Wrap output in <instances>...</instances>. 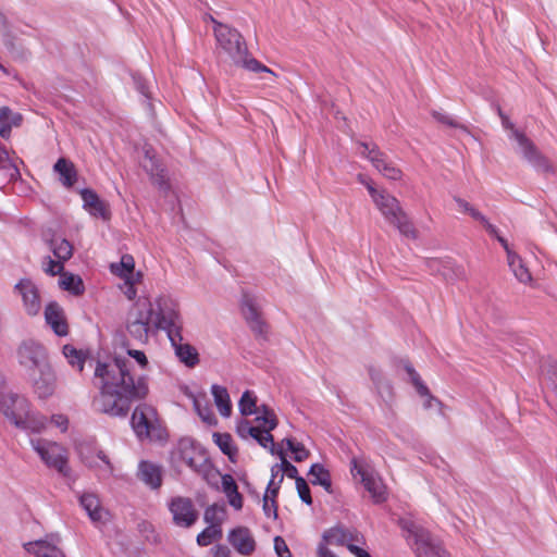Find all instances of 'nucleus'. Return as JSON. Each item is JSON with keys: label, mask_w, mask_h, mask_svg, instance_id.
I'll return each instance as SVG.
<instances>
[{"label": "nucleus", "mask_w": 557, "mask_h": 557, "mask_svg": "<svg viewBox=\"0 0 557 557\" xmlns=\"http://www.w3.org/2000/svg\"><path fill=\"white\" fill-rule=\"evenodd\" d=\"M79 455H81L83 462L86 466H88L89 468L99 467L100 466L99 461H100L103 463V469H104L106 473L112 474L113 467H112L108 456L102 450H98L95 456H91V455L89 456L88 454L85 453V448L82 446L79 448Z\"/></svg>", "instance_id": "34"}, {"label": "nucleus", "mask_w": 557, "mask_h": 557, "mask_svg": "<svg viewBox=\"0 0 557 557\" xmlns=\"http://www.w3.org/2000/svg\"><path fill=\"white\" fill-rule=\"evenodd\" d=\"M431 114L438 123L469 133L468 128L463 124L459 123L456 119L445 112L433 110Z\"/></svg>", "instance_id": "48"}, {"label": "nucleus", "mask_w": 557, "mask_h": 557, "mask_svg": "<svg viewBox=\"0 0 557 557\" xmlns=\"http://www.w3.org/2000/svg\"><path fill=\"white\" fill-rule=\"evenodd\" d=\"M176 454L180 460L207 481H209L210 476L219 474L218 470L209 460L206 451L201 447L195 445L190 440H181L177 445Z\"/></svg>", "instance_id": "8"}, {"label": "nucleus", "mask_w": 557, "mask_h": 557, "mask_svg": "<svg viewBox=\"0 0 557 557\" xmlns=\"http://www.w3.org/2000/svg\"><path fill=\"white\" fill-rule=\"evenodd\" d=\"M275 455H277L281 459V467H282L281 474H286L289 479H294L295 482L297 481V478H301L298 474L297 468L286 459L285 453L283 451L282 448L276 449Z\"/></svg>", "instance_id": "49"}, {"label": "nucleus", "mask_w": 557, "mask_h": 557, "mask_svg": "<svg viewBox=\"0 0 557 557\" xmlns=\"http://www.w3.org/2000/svg\"><path fill=\"white\" fill-rule=\"evenodd\" d=\"M238 408L242 416H251L257 411V397L253 392L245 391L238 401Z\"/></svg>", "instance_id": "44"}, {"label": "nucleus", "mask_w": 557, "mask_h": 557, "mask_svg": "<svg viewBox=\"0 0 557 557\" xmlns=\"http://www.w3.org/2000/svg\"><path fill=\"white\" fill-rule=\"evenodd\" d=\"M61 539L59 535L50 534L45 539L27 542L23 545L24 549L35 557H65L60 548Z\"/></svg>", "instance_id": "17"}, {"label": "nucleus", "mask_w": 557, "mask_h": 557, "mask_svg": "<svg viewBox=\"0 0 557 557\" xmlns=\"http://www.w3.org/2000/svg\"><path fill=\"white\" fill-rule=\"evenodd\" d=\"M83 207L85 210L89 212L90 215L95 218H101L103 220L110 219V209L109 205L100 199L97 193L90 188H84L79 191Z\"/></svg>", "instance_id": "20"}, {"label": "nucleus", "mask_w": 557, "mask_h": 557, "mask_svg": "<svg viewBox=\"0 0 557 557\" xmlns=\"http://www.w3.org/2000/svg\"><path fill=\"white\" fill-rule=\"evenodd\" d=\"M222 529H218L216 525H208L197 535V544L199 546H209L213 541L222 539Z\"/></svg>", "instance_id": "45"}, {"label": "nucleus", "mask_w": 557, "mask_h": 557, "mask_svg": "<svg viewBox=\"0 0 557 557\" xmlns=\"http://www.w3.org/2000/svg\"><path fill=\"white\" fill-rule=\"evenodd\" d=\"M263 511L267 517L277 518V503L276 500H269L268 497H263Z\"/></svg>", "instance_id": "58"}, {"label": "nucleus", "mask_w": 557, "mask_h": 557, "mask_svg": "<svg viewBox=\"0 0 557 557\" xmlns=\"http://www.w3.org/2000/svg\"><path fill=\"white\" fill-rule=\"evenodd\" d=\"M79 503L94 522L101 521L103 510L97 495L92 493L83 494L79 497Z\"/></svg>", "instance_id": "33"}, {"label": "nucleus", "mask_w": 557, "mask_h": 557, "mask_svg": "<svg viewBox=\"0 0 557 557\" xmlns=\"http://www.w3.org/2000/svg\"><path fill=\"white\" fill-rule=\"evenodd\" d=\"M222 487L232 507L239 510L243 508V496L238 492L237 484L231 474L221 476Z\"/></svg>", "instance_id": "31"}, {"label": "nucleus", "mask_w": 557, "mask_h": 557, "mask_svg": "<svg viewBox=\"0 0 557 557\" xmlns=\"http://www.w3.org/2000/svg\"><path fill=\"white\" fill-rule=\"evenodd\" d=\"M47 267L45 268V272L47 274L54 276L63 271V261H60L59 259L53 260L50 257H47Z\"/></svg>", "instance_id": "55"}, {"label": "nucleus", "mask_w": 557, "mask_h": 557, "mask_svg": "<svg viewBox=\"0 0 557 557\" xmlns=\"http://www.w3.org/2000/svg\"><path fill=\"white\" fill-rule=\"evenodd\" d=\"M63 355L67 362L79 372L83 371L85 364V356L72 345L63 346Z\"/></svg>", "instance_id": "42"}, {"label": "nucleus", "mask_w": 557, "mask_h": 557, "mask_svg": "<svg viewBox=\"0 0 557 557\" xmlns=\"http://www.w3.org/2000/svg\"><path fill=\"white\" fill-rule=\"evenodd\" d=\"M211 553L212 557H231V550L224 545H215Z\"/></svg>", "instance_id": "62"}, {"label": "nucleus", "mask_w": 557, "mask_h": 557, "mask_svg": "<svg viewBox=\"0 0 557 557\" xmlns=\"http://www.w3.org/2000/svg\"><path fill=\"white\" fill-rule=\"evenodd\" d=\"M175 350V355L188 368H194L199 363V355L197 349L188 343H183V335L180 334V341L171 342Z\"/></svg>", "instance_id": "26"}, {"label": "nucleus", "mask_w": 557, "mask_h": 557, "mask_svg": "<svg viewBox=\"0 0 557 557\" xmlns=\"http://www.w3.org/2000/svg\"><path fill=\"white\" fill-rule=\"evenodd\" d=\"M211 21L214 24L213 32L218 48L228 55L234 65L255 73L265 72L275 75L271 69L250 54L245 38L236 28L218 22L213 17Z\"/></svg>", "instance_id": "2"}, {"label": "nucleus", "mask_w": 557, "mask_h": 557, "mask_svg": "<svg viewBox=\"0 0 557 557\" xmlns=\"http://www.w3.org/2000/svg\"><path fill=\"white\" fill-rule=\"evenodd\" d=\"M350 463L352 476H360L362 485L371 495L373 502L375 504L385 502L387 498L386 487L377 473L360 465L356 458H354Z\"/></svg>", "instance_id": "13"}, {"label": "nucleus", "mask_w": 557, "mask_h": 557, "mask_svg": "<svg viewBox=\"0 0 557 557\" xmlns=\"http://www.w3.org/2000/svg\"><path fill=\"white\" fill-rule=\"evenodd\" d=\"M30 445L47 467L55 469L62 475L69 474L67 453L64 447L45 438H30Z\"/></svg>", "instance_id": "10"}, {"label": "nucleus", "mask_w": 557, "mask_h": 557, "mask_svg": "<svg viewBox=\"0 0 557 557\" xmlns=\"http://www.w3.org/2000/svg\"><path fill=\"white\" fill-rule=\"evenodd\" d=\"M498 114L502 119V124L505 128L511 129V136L517 140L520 152L523 158L537 171L548 173L553 171V166L548 159L544 157L536 146L523 133L516 129L508 116L498 107Z\"/></svg>", "instance_id": "9"}, {"label": "nucleus", "mask_w": 557, "mask_h": 557, "mask_svg": "<svg viewBox=\"0 0 557 557\" xmlns=\"http://www.w3.org/2000/svg\"><path fill=\"white\" fill-rule=\"evenodd\" d=\"M299 498L307 505L312 504L310 487L304 478H297L295 482Z\"/></svg>", "instance_id": "51"}, {"label": "nucleus", "mask_w": 557, "mask_h": 557, "mask_svg": "<svg viewBox=\"0 0 557 557\" xmlns=\"http://www.w3.org/2000/svg\"><path fill=\"white\" fill-rule=\"evenodd\" d=\"M14 292L21 296L23 308L29 317H35L40 312L41 299L39 289L32 280L21 278L14 285Z\"/></svg>", "instance_id": "16"}, {"label": "nucleus", "mask_w": 557, "mask_h": 557, "mask_svg": "<svg viewBox=\"0 0 557 557\" xmlns=\"http://www.w3.org/2000/svg\"><path fill=\"white\" fill-rule=\"evenodd\" d=\"M236 433L242 438H247L248 436H255V433H258V426H252L248 420H240L236 426Z\"/></svg>", "instance_id": "53"}, {"label": "nucleus", "mask_w": 557, "mask_h": 557, "mask_svg": "<svg viewBox=\"0 0 557 557\" xmlns=\"http://www.w3.org/2000/svg\"><path fill=\"white\" fill-rule=\"evenodd\" d=\"M231 545L242 555L249 556L256 548V542L247 528L233 529L227 536Z\"/></svg>", "instance_id": "23"}, {"label": "nucleus", "mask_w": 557, "mask_h": 557, "mask_svg": "<svg viewBox=\"0 0 557 557\" xmlns=\"http://www.w3.org/2000/svg\"><path fill=\"white\" fill-rule=\"evenodd\" d=\"M403 367L407 372L412 385L416 387L417 393L421 397H426L424 407L431 408L433 401H437L435 397H433L428 388V386L421 380L419 373L414 370L412 364L408 360H401Z\"/></svg>", "instance_id": "28"}, {"label": "nucleus", "mask_w": 557, "mask_h": 557, "mask_svg": "<svg viewBox=\"0 0 557 557\" xmlns=\"http://www.w3.org/2000/svg\"><path fill=\"white\" fill-rule=\"evenodd\" d=\"M134 258L127 253L122 256L121 262L119 264L111 265L112 272L124 280L134 277Z\"/></svg>", "instance_id": "40"}, {"label": "nucleus", "mask_w": 557, "mask_h": 557, "mask_svg": "<svg viewBox=\"0 0 557 557\" xmlns=\"http://www.w3.org/2000/svg\"><path fill=\"white\" fill-rule=\"evenodd\" d=\"M2 35V38H3V45L5 46V48L10 51V52H14L15 50V44H14V36L13 34L11 33V30L4 33V34H1Z\"/></svg>", "instance_id": "63"}, {"label": "nucleus", "mask_w": 557, "mask_h": 557, "mask_svg": "<svg viewBox=\"0 0 557 557\" xmlns=\"http://www.w3.org/2000/svg\"><path fill=\"white\" fill-rule=\"evenodd\" d=\"M137 478L152 490H158L162 485V469L160 466L143 460L138 465Z\"/></svg>", "instance_id": "24"}, {"label": "nucleus", "mask_w": 557, "mask_h": 557, "mask_svg": "<svg viewBox=\"0 0 557 557\" xmlns=\"http://www.w3.org/2000/svg\"><path fill=\"white\" fill-rule=\"evenodd\" d=\"M283 480H284V474H280V479L276 483L273 481V479H271L267 486V491H265V494L263 497H268V499L271 502H272V499L276 500V497L278 495Z\"/></svg>", "instance_id": "54"}, {"label": "nucleus", "mask_w": 557, "mask_h": 557, "mask_svg": "<svg viewBox=\"0 0 557 557\" xmlns=\"http://www.w3.org/2000/svg\"><path fill=\"white\" fill-rule=\"evenodd\" d=\"M154 309L149 299H138L128 312L126 330L139 343L146 344L153 326Z\"/></svg>", "instance_id": "5"}, {"label": "nucleus", "mask_w": 557, "mask_h": 557, "mask_svg": "<svg viewBox=\"0 0 557 557\" xmlns=\"http://www.w3.org/2000/svg\"><path fill=\"white\" fill-rule=\"evenodd\" d=\"M60 286L62 289L71 292L75 296L82 295L85 290L82 278L71 273L62 274Z\"/></svg>", "instance_id": "39"}, {"label": "nucleus", "mask_w": 557, "mask_h": 557, "mask_svg": "<svg viewBox=\"0 0 557 557\" xmlns=\"http://www.w3.org/2000/svg\"><path fill=\"white\" fill-rule=\"evenodd\" d=\"M370 376L380 393L386 392L388 395H392L393 387L389 381L385 380L380 372L371 370Z\"/></svg>", "instance_id": "50"}, {"label": "nucleus", "mask_w": 557, "mask_h": 557, "mask_svg": "<svg viewBox=\"0 0 557 557\" xmlns=\"http://www.w3.org/2000/svg\"><path fill=\"white\" fill-rule=\"evenodd\" d=\"M283 443H285L287 448L294 454V460L296 462L306 460L310 455V451L302 443L296 442L293 438H284Z\"/></svg>", "instance_id": "46"}, {"label": "nucleus", "mask_w": 557, "mask_h": 557, "mask_svg": "<svg viewBox=\"0 0 557 557\" xmlns=\"http://www.w3.org/2000/svg\"><path fill=\"white\" fill-rule=\"evenodd\" d=\"M16 357L20 366L28 372L49 363L46 348L34 339L23 341L16 349Z\"/></svg>", "instance_id": "12"}, {"label": "nucleus", "mask_w": 557, "mask_h": 557, "mask_svg": "<svg viewBox=\"0 0 557 557\" xmlns=\"http://www.w3.org/2000/svg\"><path fill=\"white\" fill-rule=\"evenodd\" d=\"M145 171L150 175L153 184L160 188H166L168 182L163 165L149 151H146V158L143 164Z\"/></svg>", "instance_id": "29"}, {"label": "nucleus", "mask_w": 557, "mask_h": 557, "mask_svg": "<svg viewBox=\"0 0 557 557\" xmlns=\"http://www.w3.org/2000/svg\"><path fill=\"white\" fill-rule=\"evenodd\" d=\"M308 475L311 476L310 482L312 485H320L326 493H333L331 473L323 465L313 463L309 469Z\"/></svg>", "instance_id": "30"}, {"label": "nucleus", "mask_w": 557, "mask_h": 557, "mask_svg": "<svg viewBox=\"0 0 557 557\" xmlns=\"http://www.w3.org/2000/svg\"><path fill=\"white\" fill-rule=\"evenodd\" d=\"M317 557H337L329 547L318 545Z\"/></svg>", "instance_id": "64"}, {"label": "nucleus", "mask_w": 557, "mask_h": 557, "mask_svg": "<svg viewBox=\"0 0 557 557\" xmlns=\"http://www.w3.org/2000/svg\"><path fill=\"white\" fill-rule=\"evenodd\" d=\"M127 355L136 360L141 369H147L149 361L144 351L137 349H128Z\"/></svg>", "instance_id": "57"}, {"label": "nucleus", "mask_w": 557, "mask_h": 557, "mask_svg": "<svg viewBox=\"0 0 557 557\" xmlns=\"http://www.w3.org/2000/svg\"><path fill=\"white\" fill-rule=\"evenodd\" d=\"M374 203L384 219L395 226L401 235L411 239H416L418 237V232L413 223L403 210L396 197L385 193L383 196L377 198Z\"/></svg>", "instance_id": "6"}, {"label": "nucleus", "mask_w": 557, "mask_h": 557, "mask_svg": "<svg viewBox=\"0 0 557 557\" xmlns=\"http://www.w3.org/2000/svg\"><path fill=\"white\" fill-rule=\"evenodd\" d=\"M272 430H268L262 426H258V433H255V436H251L257 443L268 449L272 455L276 454V445L274 444L273 435L271 434Z\"/></svg>", "instance_id": "43"}, {"label": "nucleus", "mask_w": 557, "mask_h": 557, "mask_svg": "<svg viewBox=\"0 0 557 557\" xmlns=\"http://www.w3.org/2000/svg\"><path fill=\"white\" fill-rule=\"evenodd\" d=\"M255 413H258L256 421L261 423L260 426L268 430H274L277 426V418L268 406L261 405Z\"/></svg>", "instance_id": "41"}, {"label": "nucleus", "mask_w": 557, "mask_h": 557, "mask_svg": "<svg viewBox=\"0 0 557 557\" xmlns=\"http://www.w3.org/2000/svg\"><path fill=\"white\" fill-rule=\"evenodd\" d=\"M94 385L99 389L92 400L95 410L113 418L127 417L132 404L148 394L146 377L135 380L131 374L129 361L122 357L97 361Z\"/></svg>", "instance_id": "1"}, {"label": "nucleus", "mask_w": 557, "mask_h": 557, "mask_svg": "<svg viewBox=\"0 0 557 557\" xmlns=\"http://www.w3.org/2000/svg\"><path fill=\"white\" fill-rule=\"evenodd\" d=\"M363 150L360 152L372 165L386 178L397 181L403 176V172L387 157L379 150L376 145L370 147L367 143H360Z\"/></svg>", "instance_id": "15"}, {"label": "nucleus", "mask_w": 557, "mask_h": 557, "mask_svg": "<svg viewBox=\"0 0 557 557\" xmlns=\"http://www.w3.org/2000/svg\"><path fill=\"white\" fill-rule=\"evenodd\" d=\"M0 170H7L10 180L17 178L20 171L15 164L12 163L7 149L0 145Z\"/></svg>", "instance_id": "47"}, {"label": "nucleus", "mask_w": 557, "mask_h": 557, "mask_svg": "<svg viewBox=\"0 0 557 557\" xmlns=\"http://www.w3.org/2000/svg\"><path fill=\"white\" fill-rule=\"evenodd\" d=\"M173 522L180 528H191L198 520V511L188 497L175 496L168 504Z\"/></svg>", "instance_id": "14"}, {"label": "nucleus", "mask_w": 557, "mask_h": 557, "mask_svg": "<svg viewBox=\"0 0 557 557\" xmlns=\"http://www.w3.org/2000/svg\"><path fill=\"white\" fill-rule=\"evenodd\" d=\"M362 536H360L358 531L346 529L343 525H335L323 532L321 542L318 545H324L325 547L336 545L348 548V545H355L354 543L360 542Z\"/></svg>", "instance_id": "19"}, {"label": "nucleus", "mask_w": 557, "mask_h": 557, "mask_svg": "<svg viewBox=\"0 0 557 557\" xmlns=\"http://www.w3.org/2000/svg\"><path fill=\"white\" fill-rule=\"evenodd\" d=\"M54 172L59 175L61 184L70 188L77 182V171L72 161L65 158H60L53 165Z\"/></svg>", "instance_id": "27"}, {"label": "nucleus", "mask_w": 557, "mask_h": 557, "mask_svg": "<svg viewBox=\"0 0 557 557\" xmlns=\"http://www.w3.org/2000/svg\"><path fill=\"white\" fill-rule=\"evenodd\" d=\"M37 372L38 375L30 374L33 388L39 398L46 399L52 396L57 388V375L50 363L37 369Z\"/></svg>", "instance_id": "18"}, {"label": "nucleus", "mask_w": 557, "mask_h": 557, "mask_svg": "<svg viewBox=\"0 0 557 557\" xmlns=\"http://www.w3.org/2000/svg\"><path fill=\"white\" fill-rule=\"evenodd\" d=\"M274 549L278 557H293L288 546L281 536L274 539Z\"/></svg>", "instance_id": "56"}, {"label": "nucleus", "mask_w": 557, "mask_h": 557, "mask_svg": "<svg viewBox=\"0 0 557 557\" xmlns=\"http://www.w3.org/2000/svg\"><path fill=\"white\" fill-rule=\"evenodd\" d=\"M359 181L366 185L369 194L371 195L372 197V200L373 202H375L377 200V198H380L381 196H383L386 191L384 190H376L373 186V184L371 182H366L362 180L361 175L359 176Z\"/></svg>", "instance_id": "59"}, {"label": "nucleus", "mask_w": 557, "mask_h": 557, "mask_svg": "<svg viewBox=\"0 0 557 557\" xmlns=\"http://www.w3.org/2000/svg\"><path fill=\"white\" fill-rule=\"evenodd\" d=\"M49 247L54 257L63 262L69 260L73 255V246L65 238L53 237L49 242Z\"/></svg>", "instance_id": "35"}, {"label": "nucleus", "mask_w": 557, "mask_h": 557, "mask_svg": "<svg viewBox=\"0 0 557 557\" xmlns=\"http://www.w3.org/2000/svg\"><path fill=\"white\" fill-rule=\"evenodd\" d=\"M23 122V115L13 111L11 108L0 107V137L9 139L13 127H20Z\"/></svg>", "instance_id": "25"}, {"label": "nucleus", "mask_w": 557, "mask_h": 557, "mask_svg": "<svg viewBox=\"0 0 557 557\" xmlns=\"http://www.w3.org/2000/svg\"><path fill=\"white\" fill-rule=\"evenodd\" d=\"M194 407H195L196 411L198 412L199 417L205 422H207L208 424H215L216 423V418H215L214 413L212 412V410L207 405H205L202 407L200 401L195 400L194 401Z\"/></svg>", "instance_id": "52"}, {"label": "nucleus", "mask_w": 557, "mask_h": 557, "mask_svg": "<svg viewBox=\"0 0 557 557\" xmlns=\"http://www.w3.org/2000/svg\"><path fill=\"white\" fill-rule=\"evenodd\" d=\"M211 393L220 414L225 418L230 417L232 413V404L227 389L221 385L213 384Z\"/></svg>", "instance_id": "32"}, {"label": "nucleus", "mask_w": 557, "mask_h": 557, "mask_svg": "<svg viewBox=\"0 0 557 557\" xmlns=\"http://www.w3.org/2000/svg\"><path fill=\"white\" fill-rule=\"evenodd\" d=\"M213 441L231 461H235L238 450L234 446L233 438L228 433H213Z\"/></svg>", "instance_id": "37"}, {"label": "nucleus", "mask_w": 557, "mask_h": 557, "mask_svg": "<svg viewBox=\"0 0 557 557\" xmlns=\"http://www.w3.org/2000/svg\"><path fill=\"white\" fill-rule=\"evenodd\" d=\"M4 376L0 372V412L16 428L38 433L45 425V418L30 411L28 400L17 394H4Z\"/></svg>", "instance_id": "3"}, {"label": "nucleus", "mask_w": 557, "mask_h": 557, "mask_svg": "<svg viewBox=\"0 0 557 557\" xmlns=\"http://www.w3.org/2000/svg\"><path fill=\"white\" fill-rule=\"evenodd\" d=\"M132 428L140 440L161 438V429L158 425L157 411L153 407L141 404L133 411L131 419Z\"/></svg>", "instance_id": "11"}, {"label": "nucleus", "mask_w": 557, "mask_h": 557, "mask_svg": "<svg viewBox=\"0 0 557 557\" xmlns=\"http://www.w3.org/2000/svg\"><path fill=\"white\" fill-rule=\"evenodd\" d=\"M242 313L251 331L259 336L267 333V325L260 317V312L253 299L245 295L242 300Z\"/></svg>", "instance_id": "21"}, {"label": "nucleus", "mask_w": 557, "mask_h": 557, "mask_svg": "<svg viewBox=\"0 0 557 557\" xmlns=\"http://www.w3.org/2000/svg\"><path fill=\"white\" fill-rule=\"evenodd\" d=\"M508 265L511 269L513 275L521 283H528L531 281V274L528 268L522 263L521 258L513 251H509Z\"/></svg>", "instance_id": "36"}, {"label": "nucleus", "mask_w": 557, "mask_h": 557, "mask_svg": "<svg viewBox=\"0 0 557 557\" xmlns=\"http://www.w3.org/2000/svg\"><path fill=\"white\" fill-rule=\"evenodd\" d=\"M45 320L58 336H66L69 326L62 307L51 301L46 306Z\"/></svg>", "instance_id": "22"}, {"label": "nucleus", "mask_w": 557, "mask_h": 557, "mask_svg": "<svg viewBox=\"0 0 557 557\" xmlns=\"http://www.w3.org/2000/svg\"><path fill=\"white\" fill-rule=\"evenodd\" d=\"M51 421L55 426L60 428L62 432L67 430L69 420L65 416L54 414L52 416Z\"/></svg>", "instance_id": "61"}, {"label": "nucleus", "mask_w": 557, "mask_h": 557, "mask_svg": "<svg viewBox=\"0 0 557 557\" xmlns=\"http://www.w3.org/2000/svg\"><path fill=\"white\" fill-rule=\"evenodd\" d=\"M398 525L416 557H450L448 552L422 525L408 518H400Z\"/></svg>", "instance_id": "4"}, {"label": "nucleus", "mask_w": 557, "mask_h": 557, "mask_svg": "<svg viewBox=\"0 0 557 557\" xmlns=\"http://www.w3.org/2000/svg\"><path fill=\"white\" fill-rule=\"evenodd\" d=\"M153 326L156 331H165L170 342H174L175 339L180 341V334H182L183 330V319L175 301L165 297L157 300Z\"/></svg>", "instance_id": "7"}, {"label": "nucleus", "mask_w": 557, "mask_h": 557, "mask_svg": "<svg viewBox=\"0 0 557 557\" xmlns=\"http://www.w3.org/2000/svg\"><path fill=\"white\" fill-rule=\"evenodd\" d=\"M225 518L224 505L213 504L207 507L203 513V520L209 525H216L218 529H222V523Z\"/></svg>", "instance_id": "38"}, {"label": "nucleus", "mask_w": 557, "mask_h": 557, "mask_svg": "<svg viewBox=\"0 0 557 557\" xmlns=\"http://www.w3.org/2000/svg\"><path fill=\"white\" fill-rule=\"evenodd\" d=\"M141 276V274L138 272L136 274V278L135 277H131V278H126L125 280V283L128 285L126 292H125V295L127 296L128 299H133L135 298L136 296V289L134 287V284L136 283V281Z\"/></svg>", "instance_id": "60"}]
</instances>
